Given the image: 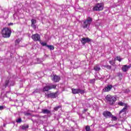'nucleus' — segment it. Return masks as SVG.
I'll use <instances>...</instances> for the list:
<instances>
[{"instance_id":"8","label":"nucleus","mask_w":131,"mask_h":131,"mask_svg":"<svg viewBox=\"0 0 131 131\" xmlns=\"http://www.w3.org/2000/svg\"><path fill=\"white\" fill-rule=\"evenodd\" d=\"M31 38L34 41H40V35L38 34H33L31 36Z\"/></svg>"},{"instance_id":"23","label":"nucleus","mask_w":131,"mask_h":131,"mask_svg":"<svg viewBox=\"0 0 131 131\" xmlns=\"http://www.w3.org/2000/svg\"><path fill=\"white\" fill-rule=\"evenodd\" d=\"M60 108H61V106L59 105L58 106L55 107L54 108V111H58V110H59V109H60Z\"/></svg>"},{"instance_id":"16","label":"nucleus","mask_w":131,"mask_h":131,"mask_svg":"<svg viewBox=\"0 0 131 131\" xmlns=\"http://www.w3.org/2000/svg\"><path fill=\"white\" fill-rule=\"evenodd\" d=\"M20 127L23 130H26V129H27V128L29 127V126L28 125V124H25L21 126Z\"/></svg>"},{"instance_id":"31","label":"nucleus","mask_w":131,"mask_h":131,"mask_svg":"<svg viewBox=\"0 0 131 131\" xmlns=\"http://www.w3.org/2000/svg\"><path fill=\"white\" fill-rule=\"evenodd\" d=\"M24 115H25L26 116H28V115H31V114H30V113H29L25 112V113H24Z\"/></svg>"},{"instance_id":"9","label":"nucleus","mask_w":131,"mask_h":131,"mask_svg":"<svg viewBox=\"0 0 131 131\" xmlns=\"http://www.w3.org/2000/svg\"><path fill=\"white\" fill-rule=\"evenodd\" d=\"M90 41H92V39L89 37H83L81 39V42L83 46H84L86 43L90 42Z\"/></svg>"},{"instance_id":"36","label":"nucleus","mask_w":131,"mask_h":131,"mask_svg":"<svg viewBox=\"0 0 131 131\" xmlns=\"http://www.w3.org/2000/svg\"><path fill=\"white\" fill-rule=\"evenodd\" d=\"M0 110H4V106H0Z\"/></svg>"},{"instance_id":"6","label":"nucleus","mask_w":131,"mask_h":131,"mask_svg":"<svg viewBox=\"0 0 131 131\" xmlns=\"http://www.w3.org/2000/svg\"><path fill=\"white\" fill-rule=\"evenodd\" d=\"M58 92L55 93H45V97L46 98H51V99H55V98L58 97Z\"/></svg>"},{"instance_id":"11","label":"nucleus","mask_w":131,"mask_h":131,"mask_svg":"<svg viewBox=\"0 0 131 131\" xmlns=\"http://www.w3.org/2000/svg\"><path fill=\"white\" fill-rule=\"evenodd\" d=\"M129 68H131V64L129 66L124 65L122 67V72H126L127 71H128V69H129Z\"/></svg>"},{"instance_id":"34","label":"nucleus","mask_w":131,"mask_h":131,"mask_svg":"<svg viewBox=\"0 0 131 131\" xmlns=\"http://www.w3.org/2000/svg\"><path fill=\"white\" fill-rule=\"evenodd\" d=\"M9 84V81L7 80L5 82V86H8V85Z\"/></svg>"},{"instance_id":"2","label":"nucleus","mask_w":131,"mask_h":131,"mask_svg":"<svg viewBox=\"0 0 131 131\" xmlns=\"http://www.w3.org/2000/svg\"><path fill=\"white\" fill-rule=\"evenodd\" d=\"M57 88L56 84H53V83H47L46 85L43 88L42 91L43 92H48L50 91V90H56Z\"/></svg>"},{"instance_id":"35","label":"nucleus","mask_w":131,"mask_h":131,"mask_svg":"<svg viewBox=\"0 0 131 131\" xmlns=\"http://www.w3.org/2000/svg\"><path fill=\"white\" fill-rule=\"evenodd\" d=\"M14 25V24L13 23H10L8 24V26H11Z\"/></svg>"},{"instance_id":"10","label":"nucleus","mask_w":131,"mask_h":131,"mask_svg":"<svg viewBox=\"0 0 131 131\" xmlns=\"http://www.w3.org/2000/svg\"><path fill=\"white\" fill-rule=\"evenodd\" d=\"M102 115L104 117H105V118H110V117L112 116V114L109 111H105L102 113Z\"/></svg>"},{"instance_id":"22","label":"nucleus","mask_w":131,"mask_h":131,"mask_svg":"<svg viewBox=\"0 0 131 131\" xmlns=\"http://www.w3.org/2000/svg\"><path fill=\"white\" fill-rule=\"evenodd\" d=\"M16 122L17 123H21L22 122V119L21 118H18L16 120Z\"/></svg>"},{"instance_id":"4","label":"nucleus","mask_w":131,"mask_h":131,"mask_svg":"<svg viewBox=\"0 0 131 131\" xmlns=\"http://www.w3.org/2000/svg\"><path fill=\"white\" fill-rule=\"evenodd\" d=\"M92 22H93V18L90 17H88L86 20L83 21L82 25L83 28H84V29H85V28H89Z\"/></svg>"},{"instance_id":"13","label":"nucleus","mask_w":131,"mask_h":131,"mask_svg":"<svg viewBox=\"0 0 131 131\" xmlns=\"http://www.w3.org/2000/svg\"><path fill=\"white\" fill-rule=\"evenodd\" d=\"M127 110V105L125 104V106H124V107L119 112L120 116H121L122 113H123V115H125V114H126Z\"/></svg>"},{"instance_id":"12","label":"nucleus","mask_w":131,"mask_h":131,"mask_svg":"<svg viewBox=\"0 0 131 131\" xmlns=\"http://www.w3.org/2000/svg\"><path fill=\"white\" fill-rule=\"evenodd\" d=\"M60 79L61 77L57 75H54L53 77L52 78V80L54 81V82H59Z\"/></svg>"},{"instance_id":"27","label":"nucleus","mask_w":131,"mask_h":131,"mask_svg":"<svg viewBox=\"0 0 131 131\" xmlns=\"http://www.w3.org/2000/svg\"><path fill=\"white\" fill-rule=\"evenodd\" d=\"M85 130L86 131H90L91 130V127H90V126L87 125L85 126Z\"/></svg>"},{"instance_id":"14","label":"nucleus","mask_w":131,"mask_h":131,"mask_svg":"<svg viewBox=\"0 0 131 131\" xmlns=\"http://www.w3.org/2000/svg\"><path fill=\"white\" fill-rule=\"evenodd\" d=\"M113 88V86L112 85H108L106 87H105L103 90V92H110L111 89Z\"/></svg>"},{"instance_id":"32","label":"nucleus","mask_w":131,"mask_h":131,"mask_svg":"<svg viewBox=\"0 0 131 131\" xmlns=\"http://www.w3.org/2000/svg\"><path fill=\"white\" fill-rule=\"evenodd\" d=\"M38 92H39V91H38V90H36L33 92V94H36V93H38Z\"/></svg>"},{"instance_id":"18","label":"nucleus","mask_w":131,"mask_h":131,"mask_svg":"<svg viewBox=\"0 0 131 131\" xmlns=\"http://www.w3.org/2000/svg\"><path fill=\"white\" fill-rule=\"evenodd\" d=\"M21 40H22V38H18L17 39H16L15 40V46H17L18 45H19V43H20V41H21Z\"/></svg>"},{"instance_id":"19","label":"nucleus","mask_w":131,"mask_h":131,"mask_svg":"<svg viewBox=\"0 0 131 131\" xmlns=\"http://www.w3.org/2000/svg\"><path fill=\"white\" fill-rule=\"evenodd\" d=\"M118 105H119V106H124V107H125V105H127V104L124 103V102L120 101L118 103Z\"/></svg>"},{"instance_id":"30","label":"nucleus","mask_w":131,"mask_h":131,"mask_svg":"<svg viewBox=\"0 0 131 131\" xmlns=\"http://www.w3.org/2000/svg\"><path fill=\"white\" fill-rule=\"evenodd\" d=\"M95 81H96L95 79H93L90 80V83H95Z\"/></svg>"},{"instance_id":"7","label":"nucleus","mask_w":131,"mask_h":131,"mask_svg":"<svg viewBox=\"0 0 131 131\" xmlns=\"http://www.w3.org/2000/svg\"><path fill=\"white\" fill-rule=\"evenodd\" d=\"M72 93L74 94H84V93H85V91H84V90H81L79 89H72Z\"/></svg>"},{"instance_id":"21","label":"nucleus","mask_w":131,"mask_h":131,"mask_svg":"<svg viewBox=\"0 0 131 131\" xmlns=\"http://www.w3.org/2000/svg\"><path fill=\"white\" fill-rule=\"evenodd\" d=\"M103 67H104V68L109 69L110 70L112 68V67L109 65H104V66H103Z\"/></svg>"},{"instance_id":"3","label":"nucleus","mask_w":131,"mask_h":131,"mask_svg":"<svg viewBox=\"0 0 131 131\" xmlns=\"http://www.w3.org/2000/svg\"><path fill=\"white\" fill-rule=\"evenodd\" d=\"M11 33H12V32L8 28H5L2 30V36L6 38L10 37L11 36Z\"/></svg>"},{"instance_id":"29","label":"nucleus","mask_w":131,"mask_h":131,"mask_svg":"<svg viewBox=\"0 0 131 131\" xmlns=\"http://www.w3.org/2000/svg\"><path fill=\"white\" fill-rule=\"evenodd\" d=\"M109 63H110V64H111V65H114V64H115V62H113V61H112V60H110L109 61Z\"/></svg>"},{"instance_id":"15","label":"nucleus","mask_w":131,"mask_h":131,"mask_svg":"<svg viewBox=\"0 0 131 131\" xmlns=\"http://www.w3.org/2000/svg\"><path fill=\"white\" fill-rule=\"evenodd\" d=\"M42 113H43V114H51V111L48 109H43L42 110Z\"/></svg>"},{"instance_id":"1","label":"nucleus","mask_w":131,"mask_h":131,"mask_svg":"<svg viewBox=\"0 0 131 131\" xmlns=\"http://www.w3.org/2000/svg\"><path fill=\"white\" fill-rule=\"evenodd\" d=\"M105 100L106 103L108 104V105L112 106V105H114L115 104V102H116L117 99L115 96L107 95L105 97Z\"/></svg>"},{"instance_id":"33","label":"nucleus","mask_w":131,"mask_h":131,"mask_svg":"<svg viewBox=\"0 0 131 131\" xmlns=\"http://www.w3.org/2000/svg\"><path fill=\"white\" fill-rule=\"evenodd\" d=\"M41 45H42V46H43V47H45V46H46V47H47V46H48V45H47V43H46V42H42V43H41Z\"/></svg>"},{"instance_id":"17","label":"nucleus","mask_w":131,"mask_h":131,"mask_svg":"<svg viewBox=\"0 0 131 131\" xmlns=\"http://www.w3.org/2000/svg\"><path fill=\"white\" fill-rule=\"evenodd\" d=\"M94 69L95 71L99 72L100 70H101V68H100V66L99 64H96L94 68Z\"/></svg>"},{"instance_id":"26","label":"nucleus","mask_w":131,"mask_h":131,"mask_svg":"<svg viewBox=\"0 0 131 131\" xmlns=\"http://www.w3.org/2000/svg\"><path fill=\"white\" fill-rule=\"evenodd\" d=\"M31 23L32 24H36V20L35 19H31Z\"/></svg>"},{"instance_id":"24","label":"nucleus","mask_w":131,"mask_h":131,"mask_svg":"<svg viewBox=\"0 0 131 131\" xmlns=\"http://www.w3.org/2000/svg\"><path fill=\"white\" fill-rule=\"evenodd\" d=\"M47 48H49L50 50H54V49H55L54 48V46L52 45H47Z\"/></svg>"},{"instance_id":"5","label":"nucleus","mask_w":131,"mask_h":131,"mask_svg":"<svg viewBox=\"0 0 131 131\" xmlns=\"http://www.w3.org/2000/svg\"><path fill=\"white\" fill-rule=\"evenodd\" d=\"M104 5L102 3H98L93 8V11H102Z\"/></svg>"},{"instance_id":"20","label":"nucleus","mask_w":131,"mask_h":131,"mask_svg":"<svg viewBox=\"0 0 131 131\" xmlns=\"http://www.w3.org/2000/svg\"><path fill=\"white\" fill-rule=\"evenodd\" d=\"M116 59L119 62H121L122 60V58H121L120 56H117L116 58L114 59V61H116Z\"/></svg>"},{"instance_id":"28","label":"nucleus","mask_w":131,"mask_h":131,"mask_svg":"<svg viewBox=\"0 0 131 131\" xmlns=\"http://www.w3.org/2000/svg\"><path fill=\"white\" fill-rule=\"evenodd\" d=\"M31 27L34 28V29H36V25H35V24H31Z\"/></svg>"},{"instance_id":"25","label":"nucleus","mask_w":131,"mask_h":131,"mask_svg":"<svg viewBox=\"0 0 131 131\" xmlns=\"http://www.w3.org/2000/svg\"><path fill=\"white\" fill-rule=\"evenodd\" d=\"M111 117L112 118L113 120H114V121L117 120V118L116 117L114 116L112 114Z\"/></svg>"}]
</instances>
